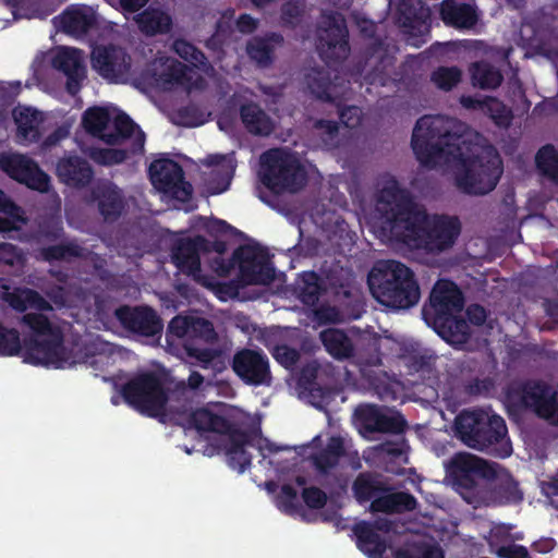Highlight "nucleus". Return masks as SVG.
I'll list each match as a JSON object with an SVG mask.
<instances>
[{"label":"nucleus","instance_id":"obj_17","mask_svg":"<svg viewBox=\"0 0 558 558\" xmlns=\"http://www.w3.org/2000/svg\"><path fill=\"white\" fill-rule=\"evenodd\" d=\"M232 369L250 386L269 387L272 383L269 359L258 350H239L232 357Z\"/></svg>","mask_w":558,"mask_h":558},{"label":"nucleus","instance_id":"obj_22","mask_svg":"<svg viewBox=\"0 0 558 558\" xmlns=\"http://www.w3.org/2000/svg\"><path fill=\"white\" fill-rule=\"evenodd\" d=\"M93 68L110 82H125L130 74L131 58L120 47L99 46L92 52Z\"/></svg>","mask_w":558,"mask_h":558},{"label":"nucleus","instance_id":"obj_2","mask_svg":"<svg viewBox=\"0 0 558 558\" xmlns=\"http://www.w3.org/2000/svg\"><path fill=\"white\" fill-rule=\"evenodd\" d=\"M473 138L442 169L454 187L466 195L484 196L497 186L502 161L497 149L481 134Z\"/></svg>","mask_w":558,"mask_h":558},{"label":"nucleus","instance_id":"obj_6","mask_svg":"<svg viewBox=\"0 0 558 558\" xmlns=\"http://www.w3.org/2000/svg\"><path fill=\"white\" fill-rule=\"evenodd\" d=\"M456 436L469 448L483 451L500 445L504 456H509L511 446L506 439L505 421L484 410L462 411L454 420Z\"/></svg>","mask_w":558,"mask_h":558},{"label":"nucleus","instance_id":"obj_46","mask_svg":"<svg viewBox=\"0 0 558 558\" xmlns=\"http://www.w3.org/2000/svg\"><path fill=\"white\" fill-rule=\"evenodd\" d=\"M22 223L23 210L0 191V232L16 230Z\"/></svg>","mask_w":558,"mask_h":558},{"label":"nucleus","instance_id":"obj_26","mask_svg":"<svg viewBox=\"0 0 558 558\" xmlns=\"http://www.w3.org/2000/svg\"><path fill=\"white\" fill-rule=\"evenodd\" d=\"M51 63L54 69L66 77L65 88L72 96L81 89L86 78V68L81 50L70 47H58L52 54Z\"/></svg>","mask_w":558,"mask_h":558},{"label":"nucleus","instance_id":"obj_38","mask_svg":"<svg viewBox=\"0 0 558 558\" xmlns=\"http://www.w3.org/2000/svg\"><path fill=\"white\" fill-rule=\"evenodd\" d=\"M40 255L45 260H64L71 262L75 258L87 259L92 252L82 246L75 240L62 241L59 244L50 245L40 250Z\"/></svg>","mask_w":558,"mask_h":558},{"label":"nucleus","instance_id":"obj_36","mask_svg":"<svg viewBox=\"0 0 558 558\" xmlns=\"http://www.w3.org/2000/svg\"><path fill=\"white\" fill-rule=\"evenodd\" d=\"M138 29L146 36L166 34L171 29V16L157 8H148L133 17Z\"/></svg>","mask_w":558,"mask_h":558},{"label":"nucleus","instance_id":"obj_40","mask_svg":"<svg viewBox=\"0 0 558 558\" xmlns=\"http://www.w3.org/2000/svg\"><path fill=\"white\" fill-rule=\"evenodd\" d=\"M442 20L460 28H469L475 23V11L470 4L445 0L440 10Z\"/></svg>","mask_w":558,"mask_h":558},{"label":"nucleus","instance_id":"obj_45","mask_svg":"<svg viewBox=\"0 0 558 558\" xmlns=\"http://www.w3.org/2000/svg\"><path fill=\"white\" fill-rule=\"evenodd\" d=\"M343 499V494L332 495L330 497V502L326 507L325 510L322 511L320 515H315L312 512L303 513L306 523H333L337 531H342L348 529V524L344 519L341 518L339 510L342 508L341 500Z\"/></svg>","mask_w":558,"mask_h":558},{"label":"nucleus","instance_id":"obj_29","mask_svg":"<svg viewBox=\"0 0 558 558\" xmlns=\"http://www.w3.org/2000/svg\"><path fill=\"white\" fill-rule=\"evenodd\" d=\"M56 173L62 183L74 189L87 186L94 178L89 162L80 156L60 158L56 166Z\"/></svg>","mask_w":558,"mask_h":558},{"label":"nucleus","instance_id":"obj_1","mask_svg":"<svg viewBox=\"0 0 558 558\" xmlns=\"http://www.w3.org/2000/svg\"><path fill=\"white\" fill-rule=\"evenodd\" d=\"M376 211L381 220L380 232L384 238L433 257L450 252L462 230L458 216L429 215L392 180L379 190Z\"/></svg>","mask_w":558,"mask_h":558},{"label":"nucleus","instance_id":"obj_61","mask_svg":"<svg viewBox=\"0 0 558 558\" xmlns=\"http://www.w3.org/2000/svg\"><path fill=\"white\" fill-rule=\"evenodd\" d=\"M90 157L99 163L111 165L122 161L125 157V154L122 150L106 148L94 150L90 154Z\"/></svg>","mask_w":558,"mask_h":558},{"label":"nucleus","instance_id":"obj_13","mask_svg":"<svg viewBox=\"0 0 558 558\" xmlns=\"http://www.w3.org/2000/svg\"><path fill=\"white\" fill-rule=\"evenodd\" d=\"M272 495L276 507L284 514L300 518L306 523L303 513L312 512L315 515H320L322 511L326 509L330 502V497L337 494L347 493V490H267Z\"/></svg>","mask_w":558,"mask_h":558},{"label":"nucleus","instance_id":"obj_27","mask_svg":"<svg viewBox=\"0 0 558 558\" xmlns=\"http://www.w3.org/2000/svg\"><path fill=\"white\" fill-rule=\"evenodd\" d=\"M116 317L124 328L145 337H154L162 330V323L154 310L147 306H121Z\"/></svg>","mask_w":558,"mask_h":558},{"label":"nucleus","instance_id":"obj_49","mask_svg":"<svg viewBox=\"0 0 558 558\" xmlns=\"http://www.w3.org/2000/svg\"><path fill=\"white\" fill-rule=\"evenodd\" d=\"M463 72L460 68L438 66L430 73V82L442 92H450L462 81Z\"/></svg>","mask_w":558,"mask_h":558},{"label":"nucleus","instance_id":"obj_59","mask_svg":"<svg viewBox=\"0 0 558 558\" xmlns=\"http://www.w3.org/2000/svg\"><path fill=\"white\" fill-rule=\"evenodd\" d=\"M272 355L286 368L292 367L300 359L299 351L286 344L276 345Z\"/></svg>","mask_w":558,"mask_h":558},{"label":"nucleus","instance_id":"obj_60","mask_svg":"<svg viewBox=\"0 0 558 558\" xmlns=\"http://www.w3.org/2000/svg\"><path fill=\"white\" fill-rule=\"evenodd\" d=\"M397 493L391 494V498L393 499V511L395 513H401L404 511H412L416 508V499L403 492L396 490Z\"/></svg>","mask_w":558,"mask_h":558},{"label":"nucleus","instance_id":"obj_56","mask_svg":"<svg viewBox=\"0 0 558 558\" xmlns=\"http://www.w3.org/2000/svg\"><path fill=\"white\" fill-rule=\"evenodd\" d=\"M214 250L217 253V256L214 257L211 263V268L215 272H217L219 276H228L231 271V269L236 265L234 259L232 258L229 262H226L221 255L226 251V244L223 242H214L210 243V251Z\"/></svg>","mask_w":558,"mask_h":558},{"label":"nucleus","instance_id":"obj_25","mask_svg":"<svg viewBox=\"0 0 558 558\" xmlns=\"http://www.w3.org/2000/svg\"><path fill=\"white\" fill-rule=\"evenodd\" d=\"M391 523L388 520L369 522L361 520L351 527L355 545L367 558H385L388 544L379 532H389Z\"/></svg>","mask_w":558,"mask_h":558},{"label":"nucleus","instance_id":"obj_15","mask_svg":"<svg viewBox=\"0 0 558 558\" xmlns=\"http://www.w3.org/2000/svg\"><path fill=\"white\" fill-rule=\"evenodd\" d=\"M463 305L464 300L459 288L451 281L439 280L433 287L429 303L424 305L422 315L427 325L437 324L445 317L459 315Z\"/></svg>","mask_w":558,"mask_h":558},{"label":"nucleus","instance_id":"obj_11","mask_svg":"<svg viewBox=\"0 0 558 558\" xmlns=\"http://www.w3.org/2000/svg\"><path fill=\"white\" fill-rule=\"evenodd\" d=\"M125 401L150 416H162L166 413L169 397L160 379L153 374L140 375L130 380L122 390Z\"/></svg>","mask_w":558,"mask_h":558},{"label":"nucleus","instance_id":"obj_19","mask_svg":"<svg viewBox=\"0 0 558 558\" xmlns=\"http://www.w3.org/2000/svg\"><path fill=\"white\" fill-rule=\"evenodd\" d=\"M354 416L364 437L374 433L399 434L405 427V421L399 413L376 405H360L355 409Z\"/></svg>","mask_w":558,"mask_h":558},{"label":"nucleus","instance_id":"obj_14","mask_svg":"<svg viewBox=\"0 0 558 558\" xmlns=\"http://www.w3.org/2000/svg\"><path fill=\"white\" fill-rule=\"evenodd\" d=\"M239 268L238 286L269 284L275 278V269L267 253L257 246L244 245L233 253Z\"/></svg>","mask_w":558,"mask_h":558},{"label":"nucleus","instance_id":"obj_10","mask_svg":"<svg viewBox=\"0 0 558 558\" xmlns=\"http://www.w3.org/2000/svg\"><path fill=\"white\" fill-rule=\"evenodd\" d=\"M510 401L558 425V389L543 380H527L509 393Z\"/></svg>","mask_w":558,"mask_h":558},{"label":"nucleus","instance_id":"obj_37","mask_svg":"<svg viewBox=\"0 0 558 558\" xmlns=\"http://www.w3.org/2000/svg\"><path fill=\"white\" fill-rule=\"evenodd\" d=\"M434 330L448 343L460 345L465 343L470 338V327L468 323L459 315L445 317L437 324H429Z\"/></svg>","mask_w":558,"mask_h":558},{"label":"nucleus","instance_id":"obj_57","mask_svg":"<svg viewBox=\"0 0 558 558\" xmlns=\"http://www.w3.org/2000/svg\"><path fill=\"white\" fill-rule=\"evenodd\" d=\"M20 339L15 330H8L0 326V354L12 355L19 352Z\"/></svg>","mask_w":558,"mask_h":558},{"label":"nucleus","instance_id":"obj_32","mask_svg":"<svg viewBox=\"0 0 558 558\" xmlns=\"http://www.w3.org/2000/svg\"><path fill=\"white\" fill-rule=\"evenodd\" d=\"M186 66L180 61L160 57L155 59L147 70L151 84L163 90L170 89L173 85L182 83L185 76Z\"/></svg>","mask_w":558,"mask_h":558},{"label":"nucleus","instance_id":"obj_43","mask_svg":"<svg viewBox=\"0 0 558 558\" xmlns=\"http://www.w3.org/2000/svg\"><path fill=\"white\" fill-rule=\"evenodd\" d=\"M470 73L473 86L482 89H495L504 81L500 70L486 61L471 64Z\"/></svg>","mask_w":558,"mask_h":558},{"label":"nucleus","instance_id":"obj_58","mask_svg":"<svg viewBox=\"0 0 558 558\" xmlns=\"http://www.w3.org/2000/svg\"><path fill=\"white\" fill-rule=\"evenodd\" d=\"M317 135L322 138L324 144L328 147H332L337 143V136L339 128L337 123L326 120H318L314 124Z\"/></svg>","mask_w":558,"mask_h":558},{"label":"nucleus","instance_id":"obj_7","mask_svg":"<svg viewBox=\"0 0 558 558\" xmlns=\"http://www.w3.org/2000/svg\"><path fill=\"white\" fill-rule=\"evenodd\" d=\"M259 178L275 194L298 193L307 183V170L299 157L282 149H270L260 156Z\"/></svg>","mask_w":558,"mask_h":558},{"label":"nucleus","instance_id":"obj_39","mask_svg":"<svg viewBox=\"0 0 558 558\" xmlns=\"http://www.w3.org/2000/svg\"><path fill=\"white\" fill-rule=\"evenodd\" d=\"M326 350L338 360L350 359L354 354L351 339L340 329L329 328L319 335Z\"/></svg>","mask_w":558,"mask_h":558},{"label":"nucleus","instance_id":"obj_23","mask_svg":"<svg viewBox=\"0 0 558 558\" xmlns=\"http://www.w3.org/2000/svg\"><path fill=\"white\" fill-rule=\"evenodd\" d=\"M348 83L337 74L331 77L330 71L325 66H308L303 72V84L306 89L324 101L332 102L344 96Z\"/></svg>","mask_w":558,"mask_h":558},{"label":"nucleus","instance_id":"obj_50","mask_svg":"<svg viewBox=\"0 0 558 558\" xmlns=\"http://www.w3.org/2000/svg\"><path fill=\"white\" fill-rule=\"evenodd\" d=\"M298 295L306 305H314L319 300L322 286L315 272H305L298 283Z\"/></svg>","mask_w":558,"mask_h":558},{"label":"nucleus","instance_id":"obj_51","mask_svg":"<svg viewBox=\"0 0 558 558\" xmlns=\"http://www.w3.org/2000/svg\"><path fill=\"white\" fill-rule=\"evenodd\" d=\"M304 12V0H283L280 22L283 26L295 27L301 22Z\"/></svg>","mask_w":558,"mask_h":558},{"label":"nucleus","instance_id":"obj_4","mask_svg":"<svg viewBox=\"0 0 558 558\" xmlns=\"http://www.w3.org/2000/svg\"><path fill=\"white\" fill-rule=\"evenodd\" d=\"M373 298L393 310H408L420 301L421 291L414 272L397 260H378L367 276Z\"/></svg>","mask_w":558,"mask_h":558},{"label":"nucleus","instance_id":"obj_21","mask_svg":"<svg viewBox=\"0 0 558 558\" xmlns=\"http://www.w3.org/2000/svg\"><path fill=\"white\" fill-rule=\"evenodd\" d=\"M0 169L12 179L26 184L31 189L40 192H47L49 189V177L39 169L35 161L25 155H0Z\"/></svg>","mask_w":558,"mask_h":558},{"label":"nucleus","instance_id":"obj_3","mask_svg":"<svg viewBox=\"0 0 558 558\" xmlns=\"http://www.w3.org/2000/svg\"><path fill=\"white\" fill-rule=\"evenodd\" d=\"M462 122L445 116L421 117L412 132L411 145L417 160L425 167L444 169L462 147L473 138Z\"/></svg>","mask_w":558,"mask_h":558},{"label":"nucleus","instance_id":"obj_53","mask_svg":"<svg viewBox=\"0 0 558 558\" xmlns=\"http://www.w3.org/2000/svg\"><path fill=\"white\" fill-rule=\"evenodd\" d=\"M488 474L485 473V478L492 482L495 486L499 488H512L518 485V483L512 478L509 472L500 466L497 463H487Z\"/></svg>","mask_w":558,"mask_h":558},{"label":"nucleus","instance_id":"obj_33","mask_svg":"<svg viewBox=\"0 0 558 558\" xmlns=\"http://www.w3.org/2000/svg\"><path fill=\"white\" fill-rule=\"evenodd\" d=\"M59 27L66 34L81 37L96 25V13L84 4L69 7L57 17Z\"/></svg>","mask_w":558,"mask_h":558},{"label":"nucleus","instance_id":"obj_47","mask_svg":"<svg viewBox=\"0 0 558 558\" xmlns=\"http://www.w3.org/2000/svg\"><path fill=\"white\" fill-rule=\"evenodd\" d=\"M535 162L544 177L558 184V147L553 145L542 147L535 156Z\"/></svg>","mask_w":558,"mask_h":558},{"label":"nucleus","instance_id":"obj_9","mask_svg":"<svg viewBox=\"0 0 558 558\" xmlns=\"http://www.w3.org/2000/svg\"><path fill=\"white\" fill-rule=\"evenodd\" d=\"M23 322L34 331L26 350V361L35 364H54L58 367L69 362L61 333L51 326L47 317L43 314L28 313L23 316Z\"/></svg>","mask_w":558,"mask_h":558},{"label":"nucleus","instance_id":"obj_30","mask_svg":"<svg viewBox=\"0 0 558 558\" xmlns=\"http://www.w3.org/2000/svg\"><path fill=\"white\" fill-rule=\"evenodd\" d=\"M92 198L97 202L98 211L105 221H116L124 209V195L112 182H99L92 190Z\"/></svg>","mask_w":558,"mask_h":558},{"label":"nucleus","instance_id":"obj_54","mask_svg":"<svg viewBox=\"0 0 558 558\" xmlns=\"http://www.w3.org/2000/svg\"><path fill=\"white\" fill-rule=\"evenodd\" d=\"M191 316L178 315L171 319L167 329V342L172 345L173 339H185L187 342L190 333Z\"/></svg>","mask_w":558,"mask_h":558},{"label":"nucleus","instance_id":"obj_20","mask_svg":"<svg viewBox=\"0 0 558 558\" xmlns=\"http://www.w3.org/2000/svg\"><path fill=\"white\" fill-rule=\"evenodd\" d=\"M487 461L469 452H458L446 463V482L458 488H473L476 478L488 474Z\"/></svg>","mask_w":558,"mask_h":558},{"label":"nucleus","instance_id":"obj_28","mask_svg":"<svg viewBox=\"0 0 558 558\" xmlns=\"http://www.w3.org/2000/svg\"><path fill=\"white\" fill-rule=\"evenodd\" d=\"M210 252V243L202 236L180 240L172 258L184 272L196 275L201 270V255Z\"/></svg>","mask_w":558,"mask_h":558},{"label":"nucleus","instance_id":"obj_62","mask_svg":"<svg viewBox=\"0 0 558 558\" xmlns=\"http://www.w3.org/2000/svg\"><path fill=\"white\" fill-rule=\"evenodd\" d=\"M319 372L320 365L317 361L307 363L301 371L299 385L304 389H307L310 386L318 385L316 379L318 378Z\"/></svg>","mask_w":558,"mask_h":558},{"label":"nucleus","instance_id":"obj_41","mask_svg":"<svg viewBox=\"0 0 558 558\" xmlns=\"http://www.w3.org/2000/svg\"><path fill=\"white\" fill-rule=\"evenodd\" d=\"M344 441L341 437H331L320 451L312 454L314 466L320 474H327L337 466L339 459L344 454Z\"/></svg>","mask_w":558,"mask_h":558},{"label":"nucleus","instance_id":"obj_34","mask_svg":"<svg viewBox=\"0 0 558 558\" xmlns=\"http://www.w3.org/2000/svg\"><path fill=\"white\" fill-rule=\"evenodd\" d=\"M428 15L429 10L421 0H401L392 13V19L400 27L412 32L420 28Z\"/></svg>","mask_w":558,"mask_h":558},{"label":"nucleus","instance_id":"obj_44","mask_svg":"<svg viewBox=\"0 0 558 558\" xmlns=\"http://www.w3.org/2000/svg\"><path fill=\"white\" fill-rule=\"evenodd\" d=\"M393 558H445V556L439 545L418 539L407 542L396 549Z\"/></svg>","mask_w":558,"mask_h":558},{"label":"nucleus","instance_id":"obj_18","mask_svg":"<svg viewBox=\"0 0 558 558\" xmlns=\"http://www.w3.org/2000/svg\"><path fill=\"white\" fill-rule=\"evenodd\" d=\"M216 339V332L213 324L202 317L191 316L190 333L187 342L183 343V351L191 360L192 365L202 366L205 371L213 364L215 352L201 344L213 343Z\"/></svg>","mask_w":558,"mask_h":558},{"label":"nucleus","instance_id":"obj_63","mask_svg":"<svg viewBox=\"0 0 558 558\" xmlns=\"http://www.w3.org/2000/svg\"><path fill=\"white\" fill-rule=\"evenodd\" d=\"M22 263V255L11 243H0V267L15 266Z\"/></svg>","mask_w":558,"mask_h":558},{"label":"nucleus","instance_id":"obj_64","mask_svg":"<svg viewBox=\"0 0 558 558\" xmlns=\"http://www.w3.org/2000/svg\"><path fill=\"white\" fill-rule=\"evenodd\" d=\"M500 558H530L527 549L522 545H508L498 549Z\"/></svg>","mask_w":558,"mask_h":558},{"label":"nucleus","instance_id":"obj_5","mask_svg":"<svg viewBox=\"0 0 558 558\" xmlns=\"http://www.w3.org/2000/svg\"><path fill=\"white\" fill-rule=\"evenodd\" d=\"M193 423L197 430L209 433V444L204 449V454L211 457L221 451L228 458L231 468L243 472L251 464V454L246 448L250 446V437L240 430L225 416L208 409H199L193 413Z\"/></svg>","mask_w":558,"mask_h":558},{"label":"nucleus","instance_id":"obj_55","mask_svg":"<svg viewBox=\"0 0 558 558\" xmlns=\"http://www.w3.org/2000/svg\"><path fill=\"white\" fill-rule=\"evenodd\" d=\"M482 110L490 116L498 125H506L509 122L507 108L494 97L483 99Z\"/></svg>","mask_w":558,"mask_h":558},{"label":"nucleus","instance_id":"obj_42","mask_svg":"<svg viewBox=\"0 0 558 558\" xmlns=\"http://www.w3.org/2000/svg\"><path fill=\"white\" fill-rule=\"evenodd\" d=\"M282 40V36L275 33L267 37H253L247 43L246 52L258 65L267 66L271 63L275 45Z\"/></svg>","mask_w":558,"mask_h":558},{"label":"nucleus","instance_id":"obj_12","mask_svg":"<svg viewBox=\"0 0 558 558\" xmlns=\"http://www.w3.org/2000/svg\"><path fill=\"white\" fill-rule=\"evenodd\" d=\"M317 50L328 64L343 62L349 57L348 29L340 13L323 16L317 29Z\"/></svg>","mask_w":558,"mask_h":558},{"label":"nucleus","instance_id":"obj_35","mask_svg":"<svg viewBox=\"0 0 558 558\" xmlns=\"http://www.w3.org/2000/svg\"><path fill=\"white\" fill-rule=\"evenodd\" d=\"M240 118L245 129L254 135L268 136L275 129L272 119L252 101L241 106Z\"/></svg>","mask_w":558,"mask_h":558},{"label":"nucleus","instance_id":"obj_8","mask_svg":"<svg viewBox=\"0 0 558 558\" xmlns=\"http://www.w3.org/2000/svg\"><path fill=\"white\" fill-rule=\"evenodd\" d=\"M82 123L88 133L108 144L130 142L134 154L144 149V132L125 113L112 117L107 109L90 108L84 113Z\"/></svg>","mask_w":558,"mask_h":558},{"label":"nucleus","instance_id":"obj_48","mask_svg":"<svg viewBox=\"0 0 558 558\" xmlns=\"http://www.w3.org/2000/svg\"><path fill=\"white\" fill-rule=\"evenodd\" d=\"M10 303L12 307L21 312L28 308L36 311H47L52 308L38 292L31 289L19 290L12 295Z\"/></svg>","mask_w":558,"mask_h":558},{"label":"nucleus","instance_id":"obj_24","mask_svg":"<svg viewBox=\"0 0 558 558\" xmlns=\"http://www.w3.org/2000/svg\"><path fill=\"white\" fill-rule=\"evenodd\" d=\"M397 47L389 38H373L365 45L357 72L375 80L385 74L395 61Z\"/></svg>","mask_w":558,"mask_h":558},{"label":"nucleus","instance_id":"obj_16","mask_svg":"<svg viewBox=\"0 0 558 558\" xmlns=\"http://www.w3.org/2000/svg\"><path fill=\"white\" fill-rule=\"evenodd\" d=\"M153 185L163 194L186 202L192 194V186L183 179L182 168L170 159H158L149 166Z\"/></svg>","mask_w":558,"mask_h":558},{"label":"nucleus","instance_id":"obj_52","mask_svg":"<svg viewBox=\"0 0 558 558\" xmlns=\"http://www.w3.org/2000/svg\"><path fill=\"white\" fill-rule=\"evenodd\" d=\"M172 47L175 53L192 63L194 66H203L206 64L205 54L191 43L183 39H177Z\"/></svg>","mask_w":558,"mask_h":558},{"label":"nucleus","instance_id":"obj_31","mask_svg":"<svg viewBox=\"0 0 558 558\" xmlns=\"http://www.w3.org/2000/svg\"><path fill=\"white\" fill-rule=\"evenodd\" d=\"M12 118L20 143H35L40 138L41 124L45 121L44 112L29 106L19 105L12 110Z\"/></svg>","mask_w":558,"mask_h":558}]
</instances>
